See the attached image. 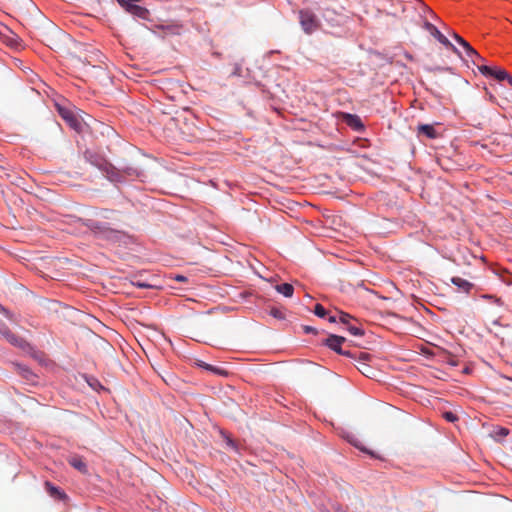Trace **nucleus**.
<instances>
[{
  "mask_svg": "<svg viewBox=\"0 0 512 512\" xmlns=\"http://www.w3.org/2000/svg\"><path fill=\"white\" fill-rule=\"evenodd\" d=\"M270 314L275 317V318H278V319H283L284 318V314L281 310L277 309V308H272L270 310Z\"/></svg>",
  "mask_w": 512,
  "mask_h": 512,
  "instance_id": "obj_25",
  "label": "nucleus"
},
{
  "mask_svg": "<svg viewBox=\"0 0 512 512\" xmlns=\"http://www.w3.org/2000/svg\"><path fill=\"white\" fill-rule=\"evenodd\" d=\"M355 447H357L358 449H360L361 451H364L366 453H369L371 454V452H369L368 450H366L364 447L360 446L359 443L357 441H350Z\"/></svg>",
  "mask_w": 512,
  "mask_h": 512,
  "instance_id": "obj_30",
  "label": "nucleus"
},
{
  "mask_svg": "<svg viewBox=\"0 0 512 512\" xmlns=\"http://www.w3.org/2000/svg\"><path fill=\"white\" fill-rule=\"evenodd\" d=\"M416 134L419 138L436 139L440 136L435 126L432 124H419L416 128Z\"/></svg>",
  "mask_w": 512,
  "mask_h": 512,
  "instance_id": "obj_12",
  "label": "nucleus"
},
{
  "mask_svg": "<svg viewBox=\"0 0 512 512\" xmlns=\"http://www.w3.org/2000/svg\"><path fill=\"white\" fill-rule=\"evenodd\" d=\"M345 123L353 128L356 131H361L364 129V125L359 116L353 114H345L344 115Z\"/></svg>",
  "mask_w": 512,
  "mask_h": 512,
  "instance_id": "obj_13",
  "label": "nucleus"
},
{
  "mask_svg": "<svg viewBox=\"0 0 512 512\" xmlns=\"http://www.w3.org/2000/svg\"><path fill=\"white\" fill-rule=\"evenodd\" d=\"M328 320H329V322L334 323V322L337 321V317L336 316H329Z\"/></svg>",
  "mask_w": 512,
  "mask_h": 512,
  "instance_id": "obj_36",
  "label": "nucleus"
},
{
  "mask_svg": "<svg viewBox=\"0 0 512 512\" xmlns=\"http://www.w3.org/2000/svg\"><path fill=\"white\" fill-rule=\"evenodd\" d=\"M451 282L458 287L459 290L465 292V293H469V291L471 290V288L473 287V284L468 282L467 280L465 279H462L460 277H452L451 278Z\"/></svg>",
  "mask_w": 512,
  "mask_h": 512,
  "instance_id": "obj_15",
  "label": "nucleus"
},
{
  "mask_svg": "<svg viewBox=\"0 0 512 512\" xmlns=\"http://www.w3.org/2000/svg\"><path fill=\"white\" fill-rule=\"evenodd\" d=\"M117 3L129 14L140 19H148L149 11L143 6H140L142 0H116Z\"/></svg>",
  "mask_w": 512,
  "mask_h": 512,
  "instance_id": "obj_3",
  "label": "nucleus"
},
{
  "mask_svg": "<svg viewBox=\"0 0 512 512\" xmlns=\"http://www.w3.org/2000/svg\"><path fill=\"white\" fill-rule=\"evenodd\" d=\"M452 36L466 50L467 54H476V50L461 36L456 33H453Z\"/></svg>",
  "mask_w": 512,
  "mask_h": 512,
  "instance_id": "obj_17",
  "label": "nucleus"
},
{
  "mask_svg": "<svg viewBox=\"0 0 512 512\" xmlns=\"http://www.w3.org/2000/svg\"><path fill=\"white\" fill-rule=\"evenodd\" d=\"M346 342V338L342 336H338L335 334H330L328 338L324 341V344L328 346L331 350L335 351L336 353L349 357V358H355V354L351 351L343 350L341 345Z\"/></svg>",
  "mask_w": 512,
  "mask_h": 512,
  "instance_id": "obj_6",
  "label": "nucleus"
},
{
  "mask_svg": "<svg viewBox=\"0 0 512 512\" xmlns=\"http://www.w3.org/2000/svg\"><path fill=\"white\" fill-rule=\"evenodd\" d=\"M135 285L139 288H150L151 287V285L144 283V282H137V283H135Z\"/></svg>",
  "mask_w": 512,
  "mask_h": 512,
  "instance_id": "obj_31",
  "label": "nucleus"
},
{
  "mask_svg": "<svg viewBox=\"0 0 512 512\" xmlns=\"http://www.w3.org/2000/svg\"><path fill=\"white\" fill-rule=\"evenodd\" d=\"M200 367H203L204 369L206 370H209L215 374H218V375H222V376H227L228 375V372L222 368H219V367H215L213 365H210V364H207L205 362H200L198 364Z\"/></svg>",
  "mask_w": 512,
  "mask_h": 512,
  "instance_id": "obj_18",
  "label": "nucleus"
},
{
  "mask_svg": "<svg viewBox=\"0 0 512 512\" xmlns=\"http://www.w3.org/2000/svg\"><path fill=\"white\" fill-rule=\"evenodd\" d=\"M508 83L512 86V76L508 75L507 79Z\"/></svg>",
  "mask_w": 512,
  "mask_h": 512,
  "instance_id": "obj_38",
  "label": "nucleus"
},
{
  "mask_svg": "<svg viewBox=\"0 0 512 512\" xmlns=\"http://www.w3.org/2000/svg\"><path fill=\"white\" fill-rule=\"evenodd\" d=\"M304 331L306 333H316V329L311 326H304Z\"/></svg>",
  "mask_w": 512,
  "mask_h": 512,
  "instance_id": "obj_32",
  "label": "nucleus"
},
{
  "mask_svg": "<svg viewBox=\"0 0 512 512\" xmlns=\"http://www.w3.org/2000/svg\"><path fill=\"white\" fill-rule=\"evenodd\" d=\"M86 226L96 235L111 239L117 233L116 230L109 227L106 223L97 220H87Z\"/></svg>",
  "mask_w": 512,
  "mask_h": 512,
  "instance_id": "obj_5",
  "label": "nucleus"
},
{
  "mask_svg": "<svg viewBox=\"0 0 512 512\" xmlns=\"http://www.w3.org/2000/svg\"><path fill=\"white\" fill-rule=\"evenodd\" d=\"M0 312L4 313L6 315V317L9 318L10 320L15 321L13 315L8 310H6L1 304H0Z\"/></svg>",
  "mask_w": 512,
  "mask_h": 512,
  "instance_id": "obj_28",
  "label": "nucleus"
},
{
  "mask_svg": "<svg viewBox=\"0 0 512 512\" xmlns=\"http://www.w3.org/2000/svg\"><path fill=\"white\" fill-rule=\"evenodd\" d=\"M126 148L129 151V156L132 158H138L141 154L140 150L132 145H126Z\"/></svg>",
  "mask_w": 512,
  "mask_h": 512,
  "instance_id": "obj_20",
  "label": "nucleus"
},
{
  "mask_svg": "<svg viewBox=\"0 0 512 512\" xmlns=\"http://www.w3.org/2000/svg\"><path fill=\"white\" fill-rule=\"evenodd\" d=\"M424 29L427 30L434 38H436L441 44L445 45L448 48H451L455 53H458L457 48L448 40V38L443 35L435 25L432 23L425 21Z\"/></svg>",
  "mask_w": 512,
  "mask_h": 512,
  "instance_id": "obj_10",
  "label": "nucleus"
},
{
  "mask_svg": "<svg viewBox=\"0 0 512 512\" xmlns=\"http://www.w3.org/2000/svg\"><path fill=\"white\" fill-rule=\"evenodd\" d=\"M441 167H442L443 170H448V168L445 167V166H441Z\"/></svg>",
  "mask_w": 512,
  "mask_h": 512,
  "instance_id": "obj_39",
  "label": "nucleus"
},
{
  "mask_svg": "<svg viewBox=\"0 0 512 512\" xmlns=\"http://www.w3.org/2000/svg\"><path fill=\"white\" fill-rule=\"evenodd\" d=\"M446 362L448 364H450L451 366H457L458 365V360L453 355H448L447 358H446Z\"/></svg>",
  "mask_w": 512,
  "mask_h": 512,
  "instance_id": "obj_26",
  "label": "nucleus"
},
{
  "mask_svg": "<svg viewBox=\"0 0 512 512\" xmlns=\"http://www.w3.org/2000/svg\"><path fill=\"white\" fill-rule=\"evenodd\" d=\"M498 434L501 436H506L508 434V430L506 428H501Z\"/></svg>",
  "mask_w": 512,
  "mask_h": 512,
  "instance_id": "obj_35",
  "label": "nucleus"
},
{
  "mask_svg": "<svg viewBox=\"0 0 512 512\" xmlns=\"http://www.w3.org/2000/svg\"><path fill=\"white\" fill-rule=\"evenodd\" d=\"M275 289L278 293L284 295L285 297H292L294 292V287L289 283L276 285Z\"/></svg>",
  "mask_w": 512,
  "mask_h": 512,
  "instance_id": "obj_16",
  "label": "nucleus"
},
{
  "mask_svg": "<svg viewBox=\"0 0 512 512\" xmlns=\"http://www.w3.org/2000/svg\"><path fill=\"white\" fill-rule=\"evenodd\" d=\"M69 463L74 467L76 468L77 470L81 471V472H86L87 470V466L86 464L83 462L82 459L80 458H77V457H73L69 460Z\"/></svg>",
  "mask_w": 512,
  "mask_h": 512,
  "instance_id": "obj_19",
  "label": "nucleus"
},
{
  "mask_svg": "<svg viewBox=\"0 0 512 512\" xmlns=\"http://www.w3.org/2000/svg\"><path fill=\"white\" fill-rule=\"evenodd\" d=\"M314 313L316 316L321 317V318H323L327 315V311L321 304H316V306L314 308Z\"/></svg>",
  "mask_w": 512,
  "mask_h": 512,
  "instance_id": "obj_22",
  "label": "nucleus"
},
{
  "mask_svg": "<svg viewBox=\"0 0 512 512\" xmlns=\"http://www.w3.org/2000/svg\"><path fill=\"white\" fill-rule=\"evenodd\" d=\"M0 336L17 348L25 350L28 346V343L22 337L11 332L4 323H0Z\"/></svg>",
  "mask_w": 512,
  "mask_h": 512,
  "instance_id": "obj_8",
  "label": "nucleus"
},
{
  "mask_svg": "<svg viewBox=\"0 0 512 512\" xmlns=\"http://www.w3.org/2000/svg\"><path fill=\"white\" fill-rule=\"evenodd\" d=\"M467 56L471 58L472 63L475 65H479V63L484 62L483 57L479 55L477 51L476 54H467Z\"/></svg>",
  "mask_w": 512,
  "mask_h": 512,
  "instance_id": "obj_23",
  "label": "nucleus"
},
{
  "mask_svg": "<svg viewBox=\"0 0 512 512\" xmlns=\"http://www.w3.org/2000/svg\"><path fill=\"white\" fill-rule=\"evenodd\" d=\"M227 445L231 446V447H234V442L232 439L230 438H227Z\"/></svg>",
  "mask_w": 512,
  "mask_h": 512,
  "instance_id": "obj_37",
  "label": "nucleus"
},
{
  "mask_svg": "<svg viewBox=\"0 0 512 512\" xmlns=\"http://www.w3.org/2000/svg\"><path fill=\"white\" fill-rule=\"evenodd\" d=\"M339 321L347 326L348 331L354 336H362L364 331L361 327L356 326L351 323V321H356L351 315L348 313L339 311Z\"/></svg>",
  "mask_w": 512,
  "mask_h": 512,
  "instance_id": "obj_11",
  "label": "nucleus"
},
{
  "mask_svg": "<svg viewBox=\"0 0 512 512\" xmlns=\"http://www.w3.org/2000/svg\"><path fill=\"white\" fill-rule=\"evenodd\" d=\"M478 69L485 76H487L488 73H490V67L487 65H484V64L478 65Z\"/></svg>",
  "mask_w": 512,
  "mask_h": 512,
  "instance_id": "obj_27",
  "label": "nucleus"
},
{
  "mask_svg": "<svg viewBox=\"0 0 512 512\" xmlns=\"http://www.w3.org/2000/svg\"><path fill=\"white\" fill-rule=\"evenodd\" d=\"M355 360L358 361L359 365H357V369L364 376L372 378L375 375V371L373 367L367 364V361L371 359V355L366 352H359L358 356L355 355Z\"/></svg>",
  "mask_w": 512,
  "mask_h": 512,
  "instance_id": "obj_9",
  "label": "nucleus"
},
{
  "mask_svg": "<svg viewBox=\"0 0 512 512\" xmlns=\"http://www.w3.org/2000/svg\"><path fill=\"white\" fill-rule=\"evenodd\" d=\"M99 170L110 180V181H122L127 177L138 176L136 170L132 168H125L123 166L116 167L112 162H96Z\"/></svg>",
  "mask_w": 512,
  "mask_h": 512,
  "instance_id": "obj_1",
  "label": "nucleus"
},
{
  "mask_svg": "<svg viewBox=\"0 0 512 512\" xmlns=\"http://www.w3.org/2000/svg\"><path fill=\"white\" fill-rule=\"evenodd\" d=\"M508 75L509 74L506 70L499 68L497 71H495L494 78L498 79L499 81H503L507 79Z\"/></svg>",
  "mask_w": 512,
  "mask_h": 512,
  "instance_id": "obj_21",
  "label": "nucleus"
},
{
  "mask_svg": "<svg viewBox=\"0 0 512 512\" xmlns=\"http://www.w3.org/2000/svg\"><path fill=\"white\" fill-rule=\"evenodd\" d=\"M300 24L303 30L310 34L316 31L319 27V21L314 13L308 10H302L299 13Z\"/></svg>",
  "mask_w": 512,
  "mask_h": 512,
  "instance_id": "obj_7",
  "label": "nucleus"
},
{
  "mask_svg": "<svg viewBox=\"0 0 512 512\" xmlns=\"http://www.w3.org/2000/svg\"><path fill=\"white\" fill-rule=\"evenodd\" d=\"M113 212L112 211H109V210H103L99 213V216L104 218V219H109L110 218V214H112Z\"/></svg>",
  "mask_w": 512,
  "mask_h": 512,
  "instance_id": "obj_29",
  "label": "nucleus"
},
{
  "mask_svg": "<svg viewBox=\"0 0 512 512\" xmlns=\"http://www.w3.org/2000/svg\"><path fill=\"white\" fill-rule=\"evenodd\" d=\"M46 491L49 493L51 497L58 500H64L67 498V495L61 491L58 487L54 486L51 482H45Z\"/></svg>",
  "mask_w": 512,
  "mask_h": 512,
  "instance_id": "obj_14",
  "label": "nucleus"
},
{
  "mask_svg": "<svg viewBox=\"0 0 512 512\" xmlns=\"http://www.w3.org/2000/svg\"><path fill=\"white\" fill-rule=\"evenodd\" d=\"M175 279H176L177 281H180V282H184V281H186V280H187V278H186L185 276H183V275H177V276L175 277Z\"/></svg>",
  "mask_w": 512,
  "mask_h": 512,
  "instance_id": "obj_34",
  "label": "nucleus"
},
{
  "mask_svg": "<svg viewBox=\"0 0 512 512\" xmlns=\"http://www.w3.org/2000/svg\"><path fill=\"white\" fill-rule=\"evenodd\" d=\"M443 417L448 421V422H455L458 420V417L456 414H454L453 412L451 411H446L443 413Z\"/></svg>",
  "mask_w": 512,
  "mask_h": 512,
  "instance_id": "obj_24",
  "label": "nucleus"
},
{
  "mask_svg": "<svg viewBox=\"0 0 512 512\" xmlns=\"http://www.w3.org/2000/svg\"><path fill=\"white\" fill-rule=\"evenodd\" d=\"M183 139L191 141L198 137L199 128L193 115H183L173 119Z\"/></svg>",
  "mask_w": 512,
  "mask_h": 512,
  "instance_id": "obj_2",
  "label": "nucleus"
},
{
  "mask_svg": "<svg viewBox=\"0 0 512 512\" xmlns=\"http://www.w3.org/2000/svg\"><path fill=\"white\" fill-rule=\"evenodd\" d=\"M499 68L497 67H490V73H488L487 76H490V77H494L495 76V71H497Z\"/></svg>",
  "mask_w": 512,
  "mask_h": 512,
  "instance_id": "obj_33",
  "label": "nucleus"
},
{
  "mask_svg": "<svg viewBox=\"0 0 512 512\" xmlns=\"http://www.w3.org/2000/svg\"><path fill=\"white\" fill-rule=\"evenodd\" d=\"M57 111L59 115L62 117L64 121L76 132H81L83 129V123L80 119H78L72 109L69 107L62 106L60 104H56Z\"/></svg>",
  "mask_w": 512,
  "mask_h": 512,
  "instance_id": "obj_4",
  "label": "nucleus"
}]
</instances>
